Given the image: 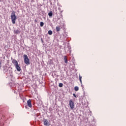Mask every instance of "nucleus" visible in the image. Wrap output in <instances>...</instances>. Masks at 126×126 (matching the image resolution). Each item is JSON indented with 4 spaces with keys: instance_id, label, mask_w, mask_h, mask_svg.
Masks as SVG:
<instances>
[{
    "instance_id": "obj_1",
    "label": "nucleus",
    "mask_w": 126,
    "mask_h": 126,
    "mask_svg": "<svg viewBox=\"0 0 126 126\" xmlns=\"http://www.w3.org/2000/svg\"><path fill=\"white\" fill-rule=\"evenodd\" d=\"M12 63L15 66V68H16L17 71H20V70H21V68H20V66H19V65L18 64V62H17V61H16V60L13 59L12 60Z\"/></svg>"
},
{
    "instance_id": "obj_2",
    "label": "nucleus",
    "mask_w": 126,
    "mask_h": 126,
    "mask_svg": "<svg viewBox=\"0 0 126 126\" xmlns=\"http://www.w3.org/2000/svg\"><path fill=\"white\" fill-rule=\"evenodd\" d=\"M11 19L13 24H15V21H16L17 18H16V16L15 15V12H14V11H12L11 13Z\"/></svg>"
},
{
    "instance_id": "obj_3",
    "label": "nucleus",
    "mask_w": 126,
    "mask_h": 126,
    "mask_svg": "<svg viewBox=\"0 0 126 126\" xmlns=\"http://www.w3.org/2000/svg\"><path fill=\"white\" fill-rule=\"evenodd\" d=\"M24 61L25 63L27 65L30 64V60H29V58H28L27 55H24Z\"/></svg>"
},
{
    "instance_id": "obj_4",
    "label": "nucleus",
    "mask_w": 126,
    "mask_h": 126,
    "mask_svg": "<svg viewBox=\"0 0 126 126\" xmlns=\"http://www.w3.org/2000/svg\"><path fill=\"white\" fill-rule=\"evenodd\" d=\"M69 104L71 109H74V102L72 100H69Z\"/></svg>"
},
{
    "instance_id": "obj_5",
    "label": "nucleus",
    "mask_w": 126,
    "mask_h": 126,
    "mask_svg": "<svg viewBox=\"0 0 126 126\" xmlns=\"http://www.w3.org/2000/svg\"><path fill=\"white\" fill-rule=\"evenodd\" d=\"M27 104L28 107H29V108H32V101L31 99H29L27 101Z\"/></svg>"
},
{
    "instance_id": "obj_6",
    "label": "nucleus",
    "mask_w": 126,
    "mask_h": 126,
    "mask_svg": "<svg viewBox=\"0 0 126 126\" xmlns=\"http://www.w3.org/2000/svg\"><path fill=\"white\" fill-rule=\"evenodd\" d=\"M44 126H48L49 125V121L47 119H44L43 121Z\"/></svg>"
},
{
    "instance_id": "obj_7",
    "label": "nucleus",
    "mask_w": 126,
    "mask_h": 126,
    "mask_svg": "<svg viewBox=\"0 0 126 126\" xmlns=\"http://www.w3.org/2000/svg\"><path fill=\"white\" fill-rule=\"evenodd\" d=\"M56 32H60L61 31V26H58L56 27Z\"/></svg>"
},
{
    "instance_id": "obj_8",
    "label": "nucleus",
    "mask_w": 126,
    "mask_h": 126,
    "mask_svg": "<svg viewBox=\"0 0 126 126\" xmlns=\"http://www.w3.org/2000/svg\"><path fill=\"white\" fill-rule=\"evenodd\" d=\"M20 33V31L19 30H16L14 31V34H19Z\"/></svg>"
},
{
    "instance_id": "obj_9",
    "label": "nucleus",
    "mask_w": 126,
    "mask_h": 126,
    "mask_svg": "<svg viewBox=\"0 0 126 126\" xmlns=\"http://www.w3.org/2000/svg\"><path fill=\"white\" fill-rule=\"evenodd\" d=\"M64 61L65 63H67V56H64Z\"/></svg>"
},
{
    "instance_id": "obj_10",
    "label": "nucleus",
    "mask_w": 126,
    "mask_h": 126,
    "mask_svg": "<svg viewBox=\"0 0 126 126\" xmlns=\"http://www.w3.org/2000/svg\"><path fill=\"white\" fill-rule=\"evenodd\" d=\"M74 90L75 91H78V90H79V88H78L77 86H76L74 87Z\"/></svg>"
},
{
    "instance_id": "obj_11",
    "label": "nucleus",
    "mask_w": 126,
    "mask_h": 126,
    "mask_svg": "<svg viewBox=\"0 0 126 126\" xmlns=\"http://www.w3.org/2000/svg\"><path fill=\"white\" fill-rule=\"evenodd\" d=\"M49 16H53V12L52 11H50L49 13H48Z\"/></svg>"
},
{
    "instance_id": "obj_12",
    "label": "nucleus",
    "mask_w": 126,
    "mask_h": 126,
    "mask_svg": "<svg viewBox=\"0 0 126 126\" xmlns=\"http://www.w3.org/2000/svg\"><path fill=\"white\" fill-rule=\"evenodd\" d=\"M48 34H49V35H53V31H48Z\"/></svg>"
},
{
    "instance_id": "obj_13",
    "label": "nucleus",
    "mask_w": 126,
    "mask_h": 126,
    "mask_svg": "<svg viewBox=\"0 0 126 126\" xmlns=\"http://www.w3.org/2000/svg\"><path fill=\"white\" fill-rule=\"evenodd\" d=\"M40 25L41 27H43V26H44V22H41L40 24Z\"/></svg>"
},
{
    "instance_id": "obj_14",
    "label": "nucleus",
    "mask_w": 126,
    "mask_h": 126,
    "mask_svg": "<svg viewBox=\"0 0 126 126\" xmlns=\"http://www.w3.org/2000/svg\"><path fill=\"white\" fill-rule=\"evenodd\" d=\"M82 78V77H81V76H80V75H79V80H80L81 83H82V81L81 80Z\"/></svg>"
},
{
    "instance_id": "obj_15",
    "label": "nucleus",
    "mask_w": 126,
    "mask_h": 126,
    "mask_svg": "<svg viewBox=\"0 0 126 126\" xmlns=\"http://www.w3.org/2000/svg\"><path fill=\"white\" fill-rule=\"evenodd\" d=\"M59 87H63V84L62 83H59Z\"/></svg>"
},
{
    "instance_id": "obj_16",
    "label": "nucleus",
    "mask_w": 126,
    "mask_h": 126,
    "mask_svg": "<svg viewBox=\"0 0 126 126\" xmlns=\"http://www.w3.org/2000/svg\"><path fill=\"white\" fill-rule=\"evenodd\" d=\"M0 69H1V62H0Z\"/></svg>"
},
{
    "instance_id": "obj_17",
    "label": "nucleus",
    "mask_w": 126,
    "mask_h": 126,
    "mask_svg": "<svg viewBox=\"0 0 126 126\" xmlns=\"http://www.w3.org/2000/svg\"><path fill=\"white\" fill-rule=\"evenodd\" d=\"M73 96H74V97H75V98H76V94H73Z\"/></svg>"
},
{
    "instance_id": "obj_18",
    "label": "nucleus",
    "mask_w": 126,
    "mask_h": 126,
    "mask_svg": "<svg viewBox=\"0 0 126 126\" xmlns=\"http://www.w3.org/2000/svg\"><path fill=\"white\" fill-rule=\"evenodd\" d=\"M36 22H37V20H34V23H36Z\"/></svg>"
}]
</instances>
